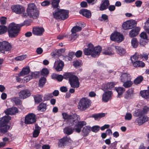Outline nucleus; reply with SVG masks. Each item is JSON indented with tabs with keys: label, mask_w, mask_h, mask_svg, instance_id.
<instances>
[{
	"label": "nucleus",
	"mask_w": 149,
	"mask_h": 149,
	"mask_svg": "<svg viewBox=\"0 0 149 149\" xmlns=\"http://www.w3.org/2000/svg\"><path fill=\"white\" fill-rule=\"evenodd\" d=\"M80 13L83 15L87 18H89L91 17V12L87 9H83L80 11Z\"/></svg>",
	"instance_id": "obj_28"
},
{
	"label": "nucleus",
	"mask_w": 149,
	"mask_h": 149,
	"mask_svg": "<svg viewBox=\"0 0 149 149\" xmlns=\"http://www.w3.org/2000/svg\"><path fill=\"white\" fill-rule=\"evenodd\" d=\"M144 28L145 30L149 33V20H147L145 23Z\"/></svg>",
	"instance_id": "obj_49"
},
{
	"label": "nucleus",
	"mask_w": 149,
	"mask_h": 149,
	"mask_svg": "<svg viewBox=\"0 0 149 149\" xmlns=\"http://www.w3.org/2000/svg\"><path fill=\"white\" fill-rule=\"evenodd\" d=\"M149 111V108L147 107H145L143 108L142 110L143 113V114L146 113L147 112Z\"/></svg>",
	"instance_id": "obj_61"
},
{
	"label": "nucleus",
	"mask_w": 149,
	"mask_h": 149,
	"mask_svg": "<svg viewBox=\"0 0 149 149\" xmlns=\"http://www.w3.org/2000/svg\"><path fill=\"white\" fill-rule=\"evenodd\" d=\"M42 96L41 95H37L34 97L35 102L37 103L42 101Z\"/></svg>",
	"instance_id": "obj_45"
},
{
	"label": "nucleus",
	"mask_w": 149,
	"mask_h": 149,
	"mask_svg": "<svg viewBox=\"0 0 149 149\" xmlns=\"http://www.w3.org/2000/svg\"><path fill=\"white\" fill-rule=\"evenodd\" d=\"M46 81V79L44 77L41 78L39 81V85L40 86H43L45 84Z\"/></svg>",
	"instance_id": "obj_47"
},
{
	"label": "nucleus",
	"mask_w": 149,
	"mask_h": 149,
	"mask_svg": "<svg viewBox=\"0 0 149 149\" xmlns=\"http://www.w3.org/2000/svg\"><path fill=\"white\" fill-rule=\"evenodd\" d=\"M50 3V2L47 0H45L42 2L41 3V5L43 6H47L49 5Z\"/></svg>",
	"instance_id": "obj_58"
},
{
	"label": "nucleus",
	"mask_w": 149,
	"mask_h": 149,
	"mask_svg": "<svg viewBox=\"0 0 149 149\" xmlns=\"http://www.w3.org/2000/svg\"><path fill=\"white\" fill-rule=\"evenodd\" d=\"M52 5L54 8H57L59 7V3L60 1V0H51Z\"/></svg>",
	"instance_id": "obj_38"
},
{
	"label": "nucleus",
	"mask_w": 149,
	"mask_h": 149,
	"mask_svg": "<svg viewBox=\"0 0 149 149\" xmlns=\"http://www.w3.org/2000/svg\"><path fill=\"white\" fill-rule=\"evenodd\" d=\"M36 121V116L33 113L29 114L25 117L24 123L26 124H32Z\"/></svg>",
	"instance_id": "obj_14"
},
{
	"label": "nucleus",
	"mask_w": 149,
	"mask_h": 149,
	"mask_svg": "<svg viewBox=\"0 0 149 149\" xmlns=\"http://www.w3.org/2000/svg\"><path fill=\"white\" fill-rule=\"evenodd\" d=\"M112 93L111 91L105 92L102 95V100L104 102H107L111 98Z\"/></svg>",
	"instance_id": "obj_20"
},
{
	"label": "nucleus",
	"mask_w": 149,
	"mask_h": 149,
	"mask_svg": "<svg viewBox=\"0 0 149 149\" xmlns=\"http://www.w3.org/2000/svg\"><path fill=\"white\" fill-rule=\"evenodd\" d=\"M140 94L141 96L149 100V91L145 90L141 91Z\"/></svg>",
	"instance_id": "obj_29"
},
{
	"label": "nucleus",
	"mask_w": 149,
	"mask_h": 149,
	"mask_svg": "<svg viewBox=\"0 0 149 149\" xmlns=\"http://www.w3.org/2000/svg\"><path fill=\"white\" fill-rule=\"evenodd\" d=\"M46 109V104H45L41 103L38 107V110L42 111H45Z\"/></svg>",
	"instance_id": "obj_37"
},
{
	"label": "nucleus",
	"mask_w": 149,
	"mask_h": 149,
	"mask_svg": "<svg viewBox=\"0 0 149 149\" xmlns=\"http://www.w3.org/2000/svg\"><path fill=\"white\" fill-rule=\"evenodd\" d=\"M72 123L74 124H75V123L73 128V130L78 133H80L81 131V128L86 124V122L84 121H78L77 118V121L74 122V123L72 122Z\"/></svg>",
	"instance_id": "obj_10"
},
{
	"label": "nucleus",
	"mask_w": 149,
	"mask_h": 149,
	"mask_svg": "<svg viewBox=\"0 0 149 149\" xmlns=\"http://www.w3.org/2000/svg\"><path fill=\"white\" fill-rule=\"evenodd\" d=\"M133 115L136 117H138L141 116L143 115L142 110L141 109H139L136 110L133 113Z\"/></svg>",
	"instance_id": "obj_39"
},
{
	"label": "nucleus",
	"mask_w": 149,
	"mask_h": 149,
	"mask_svg": "<svg viewBox=\"0 0 149 149\" xmlns=\"http://www.w3.org/2000/svg\"><path fill=\"white\" fill-rule=\"evenodd\" d=\"M110 38L111 40L118 42H122L124 39L123 36L120 33L117 32L112 33Z\"/></svg>",
	"instance_id": "obj_12"
},
{
	"label": "nucleus",
	"mask_w": 149,
	"mask_h": 149,
	"mask_svg": "<svg viewBox=\"0 0 149 149\" xmlns=\"http://www.w3.org/2000/svg\"><path fill=\"white\" fill-rule=\"evenodd\" d=\"M6 114L8 115H12L15 114L16 113L18 112L17 109L15 107H13L7 109L4 111Z\"/></svg>",
	"instance_id": "obj_21"
},
{
	"label": "nucleus",
	"mask_w": 149,
	"mask_h": 149,
	"mask_svg": "<svg viewBox=\"0 0 149 149\" xmlns=\"http://www.w3.org/2000/svg\"><path fill=\"white\" fill-rule=\"evenodd\" d=\"M53 97L52 94V93H49L45 95L44 99L45 100H47Z\"/></svg>",
	"instance_id": "obj_57"
},
{
	"label": "nucleus",
	"mask_w": 149,
	"mask_h": 149,
	"mask_svg": "<svg viewBox=\"0 0 149 149\" xmlns=\"http://www.w3.org/2000/svg\"><path fill=\"white\" fill-rule=\"evenodd\" d=\"M68 13L67 10L57 9L53 13V15L56 19L64 20L68 17Z\"/></svg>",
	"instance_id": "obj_7"
},
{
	"label": "nucleus",
	"mask_w": 149,
	"mask_h": 149,
	"mask_svg": "<svg viewBox=\"0 0 149 149\" xmlns=\"http://www.w3.org/2000/svg\"><path fill=\"white\" fill-rule=\"evenodd\" d=\"M40 128L37 125H35V130L33 134L34 137H36L38 136L40 133Z\"/></svg>",
	"instance_id": "obj_35"
},
{
	"label": "nucleus",
	"mask_w": 149,
	"mask_h": 149,
	"mask_svg": "<svg viewBox=\"0 0 149 149\" xmlns=\"http://www.w3.org/2000/svg\"><path fill=\"white\" fill-rule=\"evenodd\" d=\"M133 91L132 90L130 89L126 92L124 95V98L126 99H131L133 96Z\"/></svg>",
	"instance_id": "obj_26"
},
{
	"label": "nucleus",
	"mask_w": 149,
	"mask_h": 149,
	"mask_svg": "<svg viewBox=\"0 0 149 149\" xmlns=\"http://www.w3.org/2000/svg\"><path fill=\"white\" fill-rule=\"evenodd\" d=\"M31 22L28 21H25L20 24H17L14 23L10 24L8 27V32L10 37L15 38L18 35L21 27L24 26L30 25Z\"/></svg>",
	"instance_id": "obj_1"
},
{
	"label": "nucleus",
	"mask_w": 149,
	"mask_h": 149,
	"mask_svg": "<svg viewBox=\"0 0 149 149\" xmlns=\"http://www.w3.org/2000/svg\"><path fill=\"white\" fill-rule=\"evenodd\" d=\"M30 70L29 67L27 66L23 68L22 71L19 74L20 76H23L29 73Z\"/></svg>",
	"instance_id": "obj_31"
},
{
	"label": "nucleus",
	"mask_w": 149,
	"mask_h": 149,
	"mask_svg": "<svg viewBox=\"0 0 149 149\" xmlns=\"http://www.w3.org/2000/svg\"><path fill=\"white\" fill-rule=\"evenodd\" d=\"M11 101L14 103L16 105H18L20 103V100L17 97H14L11 99Z\"/></svg>",
	"instance_id": "obj_46"
},
{
	"label": "nucleus",
	"mask_w": 149,
	"mask_h": 149,
	"mask_svg": "<svg viewBox=\"0 0 149 149\" xmlns=\"http://www.w3.org/2000/svg\"><path fill=\"white\" fill-rule=\"evenodd\" d=\"M143 77L142 76H140L137 77L134 81L135 84H137L140 83L143 80Z\"/></svg>",
	"instance_id": "obj_48"
},
{
	"label": "nucleus",
	"mask_w": 149,
	"mask_h": 149,
	"mask_svg": "<svg viewBox=\"0 0 149 149\" xmlns=\"http://www.w3.org/2000/svg\"><path fill=\"white\" fill-rule=\"evenodd\" d=\"M143 121L142 117H139V118H137L135 121V123L137 125H141L143 124V123H140V122H141Z\"/></svg>",
	"instance_id": "obj_51"
},
{
	"label": "nucleus",
	"mask_w": 149,
	"mask_h": 149,
	"mask_svg": "<svg viewBox=\"0 0 149 149\" xmlns=\"http://www.w3.org/2000/svg\"><path fill=\"white\" fill-rule=\"evenodd\" d=\"M27 13L28 16L34 19H36L38 17L39 11L34 3H30L28 5Z\"/></svg>",
	"instance_id": "obj_5"
},
{
	"label": "nucleus",
	"mask_w": 149,
	"mask_h": 149,
	"mask_svg": "<svg viewBox=\"0 0 149 149\" xmlns=\"http://www.w3.org/2000/svg\"><path fill=\"white\" fill-rule=\"evenodd\" d=\"M132 114L130 113H127L125 116V119L127 120H130L132 118Z\"/></svg>",
	"instance_id": "obj_56"
},
{
	"label": "nucleus",
	"mask_w": 149,
	"mask_h": 149,
	"mask_svg": "<svg viewBox=\"0 0 149 149\" xmlns=\"http://www.w3.org/2000/svg\"><path fill=\"white\" fill-rule=\"evenodd\" d=\"M100 130V127L98 126H95L91 128V130L93 132H96Z\"/></svg>",
	"instance_id": "obj_55"
},
{
	"label": "nucleus",
	"mask_w": 149,
	"mask_h": 149,
	"mask_svg": "<svg viewBox=\"0 0 149 149\" xmlns=\"http://www.w3.org/2000/svg\"><path fill=\"white\" fill-rule=\"evenodd\" d=\"M115 48L116 52L120 55H123L126 53L125 49L121 47L116 46Z\"/></svg>",
	"instance_id": "obj_24"
},
{
	"label": "nucleus",
	"mask_w": 149,
	"mask_h": 149,
	"mask_svg": "<svg viewBox=\"0 0 149 149\" xmlns=\"http://www.w3.org/2000/svg\"><path fill=\"white\" fill-rule=\"evenodd\" d=\"M73 129L69 127H65L63 130L64 133L68 135L72 134L73 132Z\"/></svg>",
	"instance_id": "obj_33"
},
{
	"label": "nucleus",
	"mask_w": 149,
	"mask_h": 149,
	"mask_svg": "<svg viewBox=\"0 0 149 149\" xmlns=\"http://www.w3.org/2000/svg\"><path fill=\"white\" fill-rule=\"evenodd\" d=\"M137 22L135 20L131 19L124 22L122 26L125 30H128L132 29L136 26Z\"/></svg>",
	"instance_id": "obj_11"
},
{
	"label": "nucleus",
	"mask_w": 149,
	"mask_h": 149,
	"mask_svg": "<svg viewBox=\"0 0 149 149\" xmlns=\"http://www.w3.org/2000/svg\"><path fill=\"white\" fill-rule=\"evenodd\" d=\"M139 58L138 55L135 54L131 58V60L132 63L137 61Z\"/></svg>",
	"instance_id": "obj_52"
},
{
	"label": "nucleus",
	"mask_w": 149,
	"mask_h": 149,
	"mask_svg": "<svg viewBox=\"0 0 149 149\" xmlns=\"http://www.w3.org/2000/svg\"><path fill=\"white\" fill-rule=\"evenodd\" d=\"M134 67H143L145 65V63L141 61H136L132 63Z\"/></svg>",
	"instance_id": "obj_32"
},
{
	"label": "nucleus",
	"mask_w": 149,
	"mask_h": 149,
	"mask_svg": "<svg viewBox=\"0 0 149 149\" xmlns=\"http://www.w3.org/2000/svg\"><path fill=\"white\" fill-rule=\"evenodd\" d=\"M115 84L113 82H109L104 85L103 90L105 91L107 89H111L114 87Z\"/></svg>",
	"instance_id": "obj_25"
},
{
	"label": "nucleus",
	"mask_w": 149,
	"mask_h": 149,
	"mask_svg": "<svg viewBox=\"0 0 149 149\" xmlns=\"http://www.w3.org/2000/svg\"><path fill=\"white\" fill-rule=\"evenodd\" d=\"M49 73V71L47 68H44L41 70V74L44 77H46Z\"/></svg>",
	"instance_id": "obj_44"
},
{
	"label": "nucleus",
	"mask_w": 149,
	"mask_h": 149,
	"mask_svg": "<svg viewBox=\"0 0 149 149\" xmlns=\"http://www.w3.org/2000/svg\"><path fill=\"white\" fill-rule=\"evenodd\" d=\"M103 53L104 54L107 55H111L113 54L114 53L113 49L110 48L103 52Z\"/></svg>",
	"instance_id": "obj_42"
},
{
	"label": "nucleus",
	"mask_w": 149,
	"mask_h": 149,
	"mask_svg": "<svg viewBox=\"0 0 149 149\" xmlns=\"http://www.w3.org/2000/svg\"><path fill=\"white\" fill-rule=\"evenodd\" d=\"M91 127L89 126H85L83 128L82 133L84 136H87L91 130Z\"/></svg>",
	"instance_id": "obj_27"
},
{
	"label": "nucleus",
	"mask_w": 149,
	"mask_h": 149,
	"mask_svg": "<svg viewBox=\"0 0 149 149\" xmlns=\"http://www.w3.org/2000/svg\"><path fill=\"white\" fill-rule=\"evenodd\" d=\"M35 73L31 72L28 76L24 77L23 79L24 83H25L29 81L33 77H35Z\"/></svg>",
	"instance_id": "obj_30"
},
{
	"label": "nucleus",
	"mask_w": 149,
	"mask_h": 149,
	"mask_svg": "<svg viewBox=\"0 0 149 149\" xmlns=\"http://www.w3.org/2000/svg\"><path fill=\"white\" fill-rule=\"evenodd\" d=\"M64 119L68 121L71 123L77 121V116L76 114L69 115L66 113H63L62 114Z\"/></svg>",
	"instance_id": "obj_13"
},
{
	"label": "nucleus",
	"mask_w": 149,
	"mask_h": 149,
	"mask_svg": "<svg viewBox=\"0 0 149 149\" xmlns=\"http://www.w3.org/2000/svg\"><path fill=\"white\" fill-rule=\"evenodd\" d=\"M82 29L81 27L78 26H74L71 29V31L72 32L76 33L77 32L79 31Z\"/></svg>",
	"instance_id": "obj_43"
},
{
	"label": "nucleus",
	"mask_w": 149,
	"mask_h": 149,
	"mask_svg": "<svg viewBox=\"0 0 149 149\" xmlns=\"http://www.w3.org/2000/svg\"><path fill=\"white\" fill-rule=\"evenodd\" d=\"M8 30V28L5 26H0V35H2L6 33Z\"/></svg>",
	"instance_id": "obj_40"
},
{
	"label": "nucleus",
	"mask_w": 149,
	"mask_h": 149,
	"mask_svg": "<svg viewBox=\"0 0 149 149\" xmlns=\"http://www.w3.org/2000/svg\"><path fill=\"white\" fill-rule=\"evenodd\" d=\"M135 4H136V6L138 7H140L142 4V2L138 0L136 1L135 3Z\"/></svg>",
	"instance_id": "obj_64"
},
{
	"label": "nucleus",
	"mask_w": 149,
	"mask_h": 149,
	"mask_svg": "<svg viewBox=\"0 0 149 149\" xmlns=\"http://www.w3.org/2000/svg\"><path fill=\"white\" fill-rule=\"evenodd\" d=\"M12 48L11 44L6 41L0 42V52L4 54L10 50Z\"/></svg>",
	"instance_id": "obj_9"
},
{
	"label": "nucleus",
	"mask_w": 149,
	"mask_h": 149,
	"mask_svg": "<svg viewBox=\"0 0 149 149\" xmlns=\"http://www.w3.org/2000/svg\"><path fill=\"white\" fill-rule=\"evenodd\" d=\"M140 28L139 27H136L131 30L130 32L129 35L131 37H135L139 34Z\"/></svg>",
	"instance_id": "obj_22"
},
{
	"label": "nucleus",
	"mask_w": 149,
	"mask_h": 149,
	"mask_svg": "<svg viewBox=\"0 0 149 149\" xmlns=\"http://www.w3.org/2000/svg\"><path fill=\"white\" fill-rule=\"evenodd\" d=\"M116 91L118 93V97L121 95L125 91V89L123 87H119L115 88Z\"/></svg>",
	"instance_id": "obj_34"
},
{
	"label": "nucleus",
	"mask_w": 149,
	"mask_h": 149,
	"mask_svg": "<svg viewBox=\"0 0 149 149\" xmlns=\"http://www.w3.org/2000/svg\"><path fill=\"white\" fill-rule=\"evenodd\" d=\"M12 11L17 14H20L24 11L25 9L24 7L19 5L13 6L11 7Z\"/></svg>",
	"instance_id": "obj_19"
},
{
	"label": "nucleus",
	"mask_w": 149,
	"mask_h": 149,
	"mask_svg": "<svg viewBox=\"0 0 149 149\" xmlns=\"http://www.w3.org/2000/svg\"><path fill=\"white\" fill-rule=\"evenodd\" d=\"M105 116V114L104 113H95L93 114L92 117L95 118V120H96L98 118H101L104 117Z\"/></svg>",
	"instance_id": "obj_36"
},
{
	"label": "nucleus",
	"mask_w": 149,
	"mask_h": 149,
	"mask_svg": "<svg viewBox=\"0 0 149 149\" xmlns=\"http://www.w3.org/2000/svg\"><path fill=\"white\" fill-rule=\"evenodd\" d=\"M109 5V3L108 0H103L102 1V3L100 7V10H103L107 9Z\"/></svg>",
	"instance_id": "obj_23"
},
{
	"label": "nucleus",
	"mask_w": 149,
	"mask_h": 149,
	"mask_svg": "<svg viewBox=\"0 0 149 149\" xmlns=\"http://www.w3.org/2000/svg\"><path fill=\"white\" fill-rule=\"evenodd\" d=\"M72 141L69 136H65L59 140L58 146L59 147L62 148L65 145L66 142L71 143Z\"/></svg>",
	"instance_id": "obj_15"
},
{
	"label": "nucleus",
	"mask_w": 149,
	"mask_h": 149,
	"mask_svg": "<svg viewBox=\"0 0 149 149\" xmlns=\"http://www.w3.org/2000/svg\"><path fill=\"white\" fill-rule=\"evenodd\" d=\"M7 18L5 17H2L0 18V22L1 24H5L6 22Z\"/></svg>",
	"instance_id": "obj_54"
},
{
	"label": "nucleus",
	"mask_w": 149,
	"mask_h": 149,
	"mask_svg": "<svg viewBox=\"0 0 149 149\" xmlns=\"http://www.w3.org/2000/svg\"><path fill=\"white\" fill-rule=\"evenodd\" d=\"M71 40L74 41L78 37V35L76 33L72 32L70 35Z\"/></svg>",
	"instance_id": "obj_53"
},
{
	"label": "nucleus",
	"mask_w": 149,
	"mask_h": 149,
	"mask_svg": "<svg viewBox=\"0 0 149 149\" xmlns=\"http://www.w3.org/2000/svg\"><path fill=\"white\" fill-rule=\"evenodd\" d=\"M64 78V74L63 76L61 75H59L57 76L56 79L57 80L59 81H61Z\"/></svg>",
	"instance_id": "obj_62"
},
{
	"label": "nucleus",
	"mask_w": 149,
	"mask_h": 149,
	"mask_svg": "<svg viewBox=\"0 0 149 149\" xmlns=\"http://www.w3.org/2000/svg\"><path fill=\"white\" fill-rule=\"evenodd\" d=\"M102 19H101V21L102 20H104V21L106 22H107L108 19V16L105 14L102 15Z\"/></svg>",
	"instance_id": "obj_63"
},
{
	"label": "nucleus",
	"mask_w": 149,
	"mask_h": 149,
	"mask_svg": "<svg viewBox=\"0 0 149 149\" xmlns=\"http://www.w3.org/2000/svg\"><path fill=\"white\" fill-rule=\"evenodd\" d=\"M10 119L8 116H4L0 118V130L1 132L5 133L9 129L10 126L7 123Z\"/></svg>",
	"instance_id": "obj_6"
},
{
	"label": "nucleus",
	"mask_w": 149,
	"mask_h": 149,
	"mask_svg": "<svg viewBox=\"0 0 149 149\" xmlns=\"http://www.w3.org/2000/svg\"><path fill=\"white\" fill-rule=\"evenodd\" d=\"M45 29L42 27H35L33 28L32 33L33 34L37 36H41L43 34Z\"/></svg>",
	"instance_id": "obj_16"
},
{
	"label": "nucleus",
	"mask_w": 149,
	"mask_h": 149,
	"mask_svg": "<svg viewBox=\"0 0 149 149\" xmlns=\"http://www.w3.org/2000/svg\"><path fill=\"white\" fill-rule=\"evenodd\" d=\"M64 79H68L71 87L78 88L80 83L78 78L72 72H66L64 74Z\"/></svg>",
	"instance_id": "obj_3"
},
{
	"label": "nucleus",
	"mask_w": 149,
	"mask_h": 149,
	"mask_svg": "<svg viewBox=\"0 0 149 149\" xmlns=\"http://www.w3.org/2000/svg\"><path fill=\"white\" fill-rule=\"evenodd\" d=\"M140 36L141 38L144 39H146L147 38L146 33L144 32H143L141 33Z\"/></svg>",
	"instance_id": "obj_60"
},
{
	"label": "nucleus",
	"mask_w": 149,
	"mask_h": 149,
	"mask_svg": "<svg viewBox=\"0 0 149 149\" xmlns=\"http://www.w3.org/2000/svg\"><path fill=\"white\" fill-rule=\"evenodd\" d=\"M88 48L84 49V52L86 55H91L93 57L98 56L102 50V48L100 46L94 47L93 45L91 43L87 45Z\"/></svg>",
	"instance_id": "obj_2"
},
{
	"label": "nucleus",
	"mask_w": 149,
	"mask_h": 149,
	"mask_svg": "<svg viewBox=\"0 0 149 149\" xmlns=\"http://www.w3.org/2000/svg\"><path fill=\"white\" fill-rule=\"evenodd\" d=\"M64 64L63 62L61 60H58L55 62L54 67L57 71H60L62 70Z\"/></svg>",
	"instance_id": "obj_18"
},
{
	"label": "nucleus",
	"mask_w": 149,
	"mask_h": 149,
	"mask_svg": "<svg viewBox=\"0 0 149 149\" xmlns=\"http://www.w3.org/2000/svg\"><path fill=\"white\" fill-rule=\"evenodd\" d=\"M31 95L30 91L27 89L20 91L18 95L19 98L24 99L29 97Z\"/></svg>",
	"instance_id": "obj_17"
},
{
	"label": "nucleus",
	"mask_w": 149,
	"mask_h": 149,
	"mask_svg": "<svg viewBox=\"0 0 149 149\" xmlns=\"http://www.w3.org/2000/svg\"><path fill=\"white\" fill-rule=\"evenodd\" d=\"M143 121L140 123H144L149 120V118L146 116H144L142 117Z\"/></svg>",
	"instance_id": "obj_59"
},
{
	"label": "nucleus",
	"mask_w": 149,
	"mask_h": 149,
	"mask_svg": "<svg viewBox=\"0 0 149 149\" xmlns=\"http://www.w3.org/2000/svg\"><path fill=\"white\" fill-rule=\"evenodd\" d=\"M26 57V55H21L17 56L15 58V60L16 61H21L23 60Z\"/></svg>",
	"instance_id": "obj_50"
},
{
	"label": "nucleus",
	"mask_w": 149,
	"mask_h": 149,
	"mask_svg": "<svg viewBox=\"0 0 149 149\" xmlns=\"http://www.w3.org/2000/svg\"><path fill=\"white\" fill-rule=\"evenodd\" d=\"M131 42L133 48H136L138 46V43L136 38L132 39L131 40Z\"/></svg>",
	"instance_id": "obj_41"
},
{
	"label": "nucleus",
	"mask_w": 149,
	"mask_h": 149,
	"mask_svg": "<svg viewBox=\"0 0 149 149\" xmlns=\"http://www.w3.org/2000/svg\"><path fill=\"white\" fill-rule=\"evenodd\" d=\"M120 81L123 83V86L125 88L130 87L133 83L131 81L132 78L130 74L128 73H121L120 76Z\"/></svg>",
	"instance_id": "obj_4"
},
{
	"label": "nucleus",
	"mask_w": 149,
	"mask_h": 149,
	"mask_svg": "<svg viewBox=\"0 0 149 149\" xmlns=\"http://www.w3.org/2000/svg\"><path fill=\"white\" fill-rule=\"evenodd\" d=\"M91 101L87 98H82L79 102L78 107L81 111L85 110L91 106Z\"/></svg>",
	"instance_id": "obj_8"
}]
</instances>
